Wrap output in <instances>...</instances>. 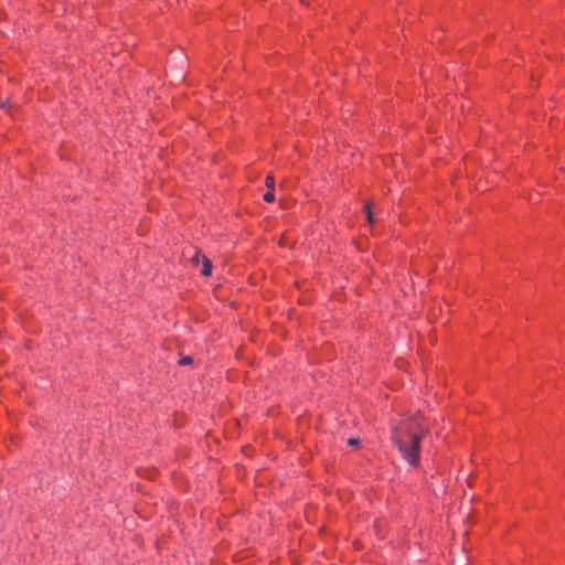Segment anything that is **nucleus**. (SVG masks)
I'll use <instances>...</instances> for the list:
<instances>
[{
  "instance_id": "obj_1",
  "label": "nucleus",
  "mask_w": 565,
  "mask_h": 565,
  "mask_svg": "<svg viewBox=\"0 0 565 565\" xmlns=\"http://www.w3.org/2000/svg\"><path fill=\"white\" fill-rule=\"evenodd\" d=\"M428 433L420 413L403 418L392 430V439L403 459L412 467L419 463L420 441Z\"/></svg>"
},
{
  "instance_id": "obj_2",
  "label": "nucleus",
  "mask_w": 565,
  "mask_h": 565,
  "mask_svg": "<svg viewBox=\"0 0 565 565\" xmlns=\"http://www.w3.org/2000/svg\"><path fill=\"white\" fill-rule=\"evenodd\" d=\"M200 271L205 277L212 274V262L204 255L202 256V268Z\"/></svg>"
},
{
  "instance_id": "obj_3",
  "label": "nucleus",
  "mask_w": 565,
  "mask_h": 565,
  "mask_svg": "<svg viewBox=\"0 0 565 565\" xmlns=\"http://www.w3.org/2000/svg\"><path fill=\"white\" fill-rule=\"evenodd\" d=\"M364 211H365L369 224H373L374 217H373V213H372V204L371 203H366L364 205Z\"/></svg>"
},
{
  "instance_id": "obj_4",
  "label": "nucleus",
  "mask_w": 565,
  "mask_h": 565,
  "mask_svg": "<svg viewBox=\"0 0 565 565\" xmlns=\"http://www.w3.org/2000/svg\"><path fill=\"white\" fill-rule=\"evenodd\" d=\"M264 200L268 203H271L274 202L275 200V193H274V190H268L265 194H264Z\"/></svg>"
},
{
  "instance_id": "obj_5",
  "label": "nucleus",
  "mask_w": 565,
  "mask_h": 565,
  "mask_svg": "<svg viewBox=\"0 0 565 565\" xmlns=\"http://www.w3.org/2000/svg\"><path fill=\"white\" fill-rule=\"evenodd\" d=\"M201 260H202V256L198 252L190 258V262L193 266H198Z\"/></svg>"
},
{
  "instance_id": "obj_6",
  "label": "nucleus",
  "mask_w": 565,
  "mask_h": 565,
  "mask_svg": "<svg viewBox=\"0 0 565 565\" xmlns=\"http://www.w3.org/2000/svg\"><path fill=\"white\" fill-rule=\"evenodd\" d=\"M266 186L268 188V190H275V179L273 175H268L266 178Z\"/></svg>"
},
{
  "instance_id": "obj_7",
  "label": "nucleus",
  "mask_w": 565,
  "mask_h": 565,
  "mask_svg": "<svg viewBox=\"0 0 565 565\" xmlns=\"http://www.w3.org/2000/svg\"><path fill=\"white\" fill-rule=\"evenodd\" d=\"M192 362H193L192 356H183L182 359L179 360L180 365H189Z\"/></svg>"
},
{
  "instance_id": "obj_8",
  "label": "nucleus",
  "mask_w": 565,
  "mask_h": 565,
  "mask_svg": "<svg viewBox=\"0 0 565 565\" xmlns=\"http://www.w3.org/2000/svg\"><path fill=\"white\" fill-rule=\"evenodd\" d=\"M348 444H349V446L356 447L360 445V439L359 438H350L348 440Z\"/></svg>"
},
{
  "instance_id": "obj_9",
  "label": "nucleus",
  "mask_w": 565,
  "mask_h": 565,
  "mask_svg": "<svg viewBox=\"0 0 565 565\" xmlns=\"http://www.w3.org/2000/svg\"><path fill=\"white\" fill-rule=\"evenodd\" d=\"M7 103H8V100H7V102L1 103V104H0V106H1L2 108H4V107H6V105H7Z\"/></svg>"
}]
</instances>
